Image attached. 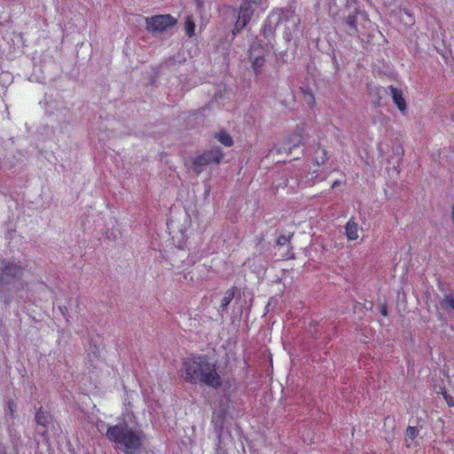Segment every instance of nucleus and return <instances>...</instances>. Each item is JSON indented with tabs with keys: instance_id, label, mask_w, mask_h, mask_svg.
Here are the masks:
<instances>
[{
	"instance_id": "bb28decb",
	"label": "nucleus",
	"mask_w": 454,
	"mask_h": 454,
	"mask_svg": "<svg viewBox=\"0 0 454 454\" xmlns=\"http://www.w3.org/2000/svg\"><path fill=\"white\" fill-rule=\"evenodd\" d=\"M291 36H292V32H291V30H289V31H285V37L289 38V37H291Z\"/></svg>"
},
{
	"instance_id": "5701e85b",
	"label": "nucleus",
	"mask_w": 454,
	"mask_h": 454,
	"mask_svg": "<svg viewBox=\"0 0 454 454\" xmlns=\"http://www.w3.org/2000/svg\"><path fill=\"white\" fill-rule=\"evenodd\" d=\"M7 407H8L11 418L14 419L15 413H16V408H17L14 400H12V399L9 400L7 403Z\"/></svg>"
},
{
	"instance_id": "412c9836",
	"label": "nucleus",
	"mask_w": 454,
	"mask_h": 454,
	"mask_svg": "<svg viewBox=\"0 0 454 454\" xmlns=\"http://www.w3.org/2000/svg\"><path fill=\"white\" fill-rule=\"evenodd\" d=\"M373 308V303L372 301H365L364 303L357 302L355 305V312L357 310H363L364 309L366 310H371Z\"/></svg>"
},
{
	"instance_id": "dca6fc26",
	"label": "nucleus",
	"mask_w": 454,
	"mask_h": 454,
	"mask_svg": "<svg viewBox=\"0 0 454 454\" xmlns=\"http://www.w3.org/2000/svg\"><path fill=\"white\" fill-rule=\"evenodd\" d=\"M215 137L224 146H231L233 145V139L226 130H220L215 133Z\"/></svg>"
},
{
	"instance_id": "9b49d317",
	"label": "nucleus",
	"mask_w": 454,
	"mask_h": 454,
	"mask_svg": "<svg viewBox=\"0 0 454 454\" xmlns=\"http://www.w3.org/2000/svg\"><path fill=\"white\" fill-rule=\"evenodd\" d=\"M419 430L417 427L408 426L404 433V442L407 448L417 446L418 442L413 444V442L418 437Z\"/></svg>"
},
{
	"instance_id": "39448f33",
	"label": "nucleus",
	"mask_w": 454,
	"mask_h": 454,
	"mask_svg": "<svg viewBox=\"0 0 454 454\" xmlns=\"http://www.w3.org/2000/svg\"><path fill=\"white\" fill-rule=\"evenodd\" d=\"M25 268L20 261L0 259V284L10 285L22 278Z\"/></svg>"
},
{
	"instance_id": "7c9ffc66",
	"label": "nucleus",
	"mask_w": 454,
	"mask_h": 454,
	"mask_svg": "<svg viewBox=\"0 0 454 454\" xmlns=\"http://www.w3.org/2000/svg\"><path fill=\"white\" fill-rule=\"evenodd\" d=\"M197 2L199 3V4H203L204 0H197Z\"/></svg>"
},
{
	"instance_id": "423d86ee",
	"label": "nucleus",
	"mask_w": 454,
	"mask_h": 454,
	"mask_svg": "<svg viewBox=\"0 0 454 454\" xmlns=\"http://www.w3.org/2000/svg\"><path fill=\"white\" fill-rule=\"evenodd\" d=\"M145 20L146 30L153 35L160 34L176 23V20L170 14L154 15Z\"/></svg>"
},
{
	"instance_id": "0eeeda50",
	"label": "nucleus",
	"mask_w": 454,
	"mask_h": 454,
	"mask_svg": "<svg viewBox=\"0 0 454 454\" xmlns=\"http://www.w3.org/2000/svg\"><path fill=\"white\" fill-rule=\"evenodd\" d=\"M254 6L251 5L248 1L242 0L239 8L237 20L232 29L233 35L240 33L241 30L247 26L254 15Z\"/></svg>"
},
{
	"instance_id": "20e7f679",
	"label": "nucleus",
	"mask_w": 454,
	"mask_h": 454,
	"mask_svg": "<svg viewBox=\"0 0 454 454\" xmlns=\"http://www.w3.org/2000/svg\"><path fill=\"white\" fill-rule=\"evenodd\" d=\"M225 154L220 146H215L208 150H205L200 154L194 156L192 159L190 168L196 175H200L206 167L209 165L220 164Z\"/></svg>"
},
{
	"instance_id": "4be33fe9",
	"label": "nucleus",
	"mask_w": 454,
	"mask_h": 454,
	"mask_svg": "<svg viewBox=\"0 0 454 454\" xmlns=\"http://www.w3.org/2000/svg\"><path fill=\"white\" fill-rule=\"evenodd\" d=\"M292 237H293V234H291L289 236H286L284 234L279 235L277 239V245L280 246V247L285 246L286 244L290 242V239Z\"/></svg>"
},
{
	"instance_id": "2eb2a0df",
	"label": "nucleus",
	"mask_w": 454,
	"mask_h": 454,
	"mask_svg": "<svg viewBox=\"0 0 454 454\" xmlns=\"http://www.w3.org/2000/svg\"><path fill=\"white\" fill-rule=\"evenodd\" d=\"M236 286L228 289L221 301L220 310L225 311L235 296Z\"/></svg>"
},
{
	"instance_id": "7ed1b4c3",
	"label": "nucleus",
	"mask_w": 454,
	"mask_h": 454,
	"mask_svg": "<svg viewBox=\"0 0 454 454\" xmlns=\"http://www.w3.org/2000/svg\"><path fill=\"white\" fill-rule=\"evenodd\" d=\"M286 22H292L294 28L300 24V19L295 14V10L289 8H274L267 16L262 27V35L269 39L274 36L277 27Z\"/></svg>"
},
{
	"instance_id": "f257e3e1",
	"label": "nucleus",
	"mask_w": 454,
	"mask_h": 454,
	"mask_svg": "<svg viewBox=\"0 0 454 454\" xmlns=\"http://www.w3.org/2000/svg\"><path fill=\"white\" fill-rule=\"evenodd\" d=\"M180 377L191 385L219 389L223 385L216 361L207 355L192 354L182 360Z\"/></svg>"
},
{
	"instance_id": "6ab92c4d",
	"label": "nucleus",
	"mask_w": 454,
	"mask_h": 454,
	"mask_svg": "<svg viewBox=\"0 0 454 454\" xmlns=\"http://www.w3.org/2000/svg\"><path fill=\"white\" fill-rule=\"evenodd\" d=\"M439 394H441L444 399V401L446 402L447 405L449 407H453L454 406V399L453 397L447 392L446 388L445 387H441L440 388V391L438 392Z\"/></svg>"
},
{
	"instance_id": "b1692460",
	"label": "nucleus",
	"mask_w": 454,
	"mask_h": 454,
	"mask_svg": "<svg viewBox=\"0 0 454 454\" xmlns=\"http://www.w3.org/2000/svg\"><path fill=\"white\" fill-rule=\"evenodd\" d=\"M305 100H306V103L309 105V106L310 108H313L316 105V99H315V97L312 93L310 92H306L305 93Z\"/></svg>"
},
{
	"instance_id": "9d476101",
	"label": "nucleus",
	"mask_w": 454,
	"mask_h": 454,
	"mask_svg": "<svg viewBox=\"0 0 454 454\" xmlns=\"http://www.w3.org/2000/svg\"><path fill=\"white\" fill-rule=\"evenodd\" d=\"M387 90L390 91L393 101H394L395 105L397 106V108L401 112H404L407 108V104H406L405 98H403V93L402 90H400L393 85H389L387 87Z\"/></svg>"
},
{
	"instance_id": "f03ea898",
	"label": "nucleus",
	"mask_w": 454,
	"mask_h": 454,
	"mask_svg": "<svg viewBox=\"0 0 454 454\" xmlns=\"http://www.w3.org/2000/svg\"><path fill=\"white\" fill-rule=\"evenodd\" d=\"M106 437L125 454H137L143 446L145 434L123 420L108 426Z\"/></svg>"
},
{
	"instance_id": "4468645a",
	"label": "nucleus",
	"mask_w": 454,
	"mask_h": 454,
	"mask_svg": "<svg viewBox=\"0 0 454 454\" xmlns=\"http://www.w3.org/2000/svg\"><path fill=\"white\" fill-rule=\"evenodd\" d=\"M346 235L348 240H356L358 239V224L350 218L345 226Z\"/></svg>"
},
{
	"instance_id": "c756f323",
	"label": "nucleus",
	"mask_w": 454,
	"mask_h": 454,
	"mask_svg": "<svg viewBox=\"0 0 454 454\" xmlns=\"http://www.w3.org/2000/svg\"><path fill=\"white\" fill-rule=\"evenodd\" d=\"M403 12H404L406 15H408V16H411V12H410V11H409V10L404 9V10H403Z\"/></svg>"
},
{
	"instance_id": "2f4dec72",
	"label": "nucleus",
	"mask_w": 454,
	"mask_h": 454,
	"mask_svg": "<svg viewBox=\"0 0 454 454\" xmlns=\"http://www.w3.org/2000/svg\"><path fill=\"white\" fill-rule=\"evenodd\" d=\"M60 309H61V313H64V312H65V309H67V307H64V309H62L60 308Z\"/></svg>"
},
{
	"instance_id": "a211bd4d",
	"label": "nucleus",
	"mask_w": 454,
	"mask_h": 454,
	"mask_svg": "<svg viewBox=\"0 0 454 454\" xmlns=\"http://www.w3.org/2000/svg\"><path fill=\"white\" fill-rule=\"evenodd\" d=\"M184 32L189 37H192L195 35V22L192 17H188L185 20Z\"/></svg>"
},
{
	"instance_id": "f8f14e48",
	"label": "nucleus",
	"mask_w": 454,
	"mask_h": 454,
	"mask_svg": "<svg viewBox=\"0 0 454 454\" xmlns=\"http://www.w3.org/2000/svg\"><path fill=\"white\" fill-rule=\"evenodd\" d=\"M328 159L327 151L323 146L318 145L314 153L313 164L317 167L323 166Z\"/></svg>"
},
{
	"instance_id": "1a4fd4ad",
	"label": "nucleus",
	"mask_w": 454,
	"mask_h": 454,
	"mask_svg": "<svg viewBox=\"0 0 454 454\" xmlns=\"http://www.w3.org/2000/svg\"><path fill=\"white\" fill-rule=\"evenodd\" d=\"M303 139L302 129L291 133L284 141L282 146L278 149V153L285 151L291 153V151L299 146Z\"/></svg>"
},
{
	"instance_id": "f3484780",
	"label": "nucleus",
	"mask_w": 454,
	"mask_h": 454,
	"mask_svg": "<svg viewBox=\"0 0 454 454\" xmlns=\"http://www.w3.org/2000/svg\"><path fill=\"white\" fill-rule=\"evenodd\" d=\"M440 305L442 309L454 312V294L444 295Z\"/></svg>"
},
{
	"instance_id": "c85d7f7f",
	"label": "nucleus",
	"mask_w": 454,
	"mask_h": 454,
	"mask_svg": "<svg viewBox=\"0 0 454 454\" xmlns=\"http://www.w3.org/2000/svg\"><path fill=\"white\" fill-rule=\"evenodd\" d=\"M294 254H289V255H286V260H288V259H294Z\"/></svg>"
},
{
	"instance_id": "473e14b6",
	"label": "nucleus",
	"mask_w": 454,
	"mask_h": 454,
	"mask_svg": "<svg viewBox=\"0 0 454 454\" xmlns=\"http://www.w3.org/2000/svg\"><path fill=\"white\" fill-rule=\"evenodd\" d=\"M60 309H61V313H64V312H65V309H67V307H64V309H62L60 308Z\"/></svg>"
},
{
	"instance_id": "393cba45",
	"label": "nucleus",
	"mask_w": 454,
	"mask_h": 454,
	"mask_svg": "<svg viewBox=\"0 0 454 454\" xmlns=\"http://www.w3.org/2000/svg\"><path fill=\"white\" fill-rule=\"evenodd\" d=\"M380 312L382 316L387 317L388 315L387 307L386 305H382L380 309Z\"/></svg>"
},
{
	"instance_id": "6e6552de",
	"label": "nucleus",
	"mask_w": 454,
	"mask_h": 454,
	"mask_svg": "<svg viewBox=\"0 0 454 454\" xmlns=\"http://www.w3.org/2000/svg\"><path fill=\"white\" fill-rule=\"evenodd\" d=\"M265 49L259 43H253L249 49V58L252 60V68L256 76L262 74L266 63Z\"/></svg>"
},
{
	"instance_id": "cd10ccee",
	"label": "nucleus",
	"mask_w": 454,
	"mask_h": 454,
	"mask_svg": "<svg viewBox=\"0 0 454 454\" xmlns=\"http://www.w3.org/2000/svg\"><path fill=\"white\" fill-rule=\"evenodd\" d=\"M316 176H317V170L313 171V173L311 175V178L316 177Z\"/></svg>"
},
{
	"instance_id": "a878e982",
	"label": "nucleus",
	"mask_w": 454,
	"mask_h": 454,
	"mask_svg": "<svg viewBox=\"0 0 454 454\" xmlns=\"http://www.w3.org/2000/svg\"><path fill=\"white\" fill-rule=\"evenodd\" d=\"M340 184V181H338V180H336V181H334V182L333 183V184H332V187H331V188H332V189H334V188L338 187Z\"/></svg>"
},
{
	"instance_id": "72a5a7b5",
	"label": "nucleus",
	"mask_w": 454,
	"mask_h": 454,
	"mask_svg": "<svg viewBox=\"0 0 454 454\" xmlns=\"http://www.w3.org/2000/svg\"><path fill=\"white\" fill-rule=\"evenodd\" d=\"M60 309H61V313H64V312H65V309H67V307H64V309H62L60 308Z\"/></svg>"
},
{
	"instance_id": "ddd939ff",
	"label": "nucleus",
	"mask_w": 454,
	"mask_h": 454,
	"mask_svg": "<svg viewBox=\"0 0 454 454\" xmlns=\"http://www.w3.org/2000/svg\"><path fill=\"white\" fill-rule=\"evenodd\" d=\"M35 421L38 425L43 426L47 430L48 425L51 421V416L48 411H44L40 407L35 416Z\"/></svg>"
},
{
	"instance_id": "aec40b11",
	"label": "nucleus",
	"mask_w": 454,
	"mask_h": 454,
	"mask_svg": "<svg viewBox=\"0 0 454 454\" xmlns=\"http://www.w3.org/2000/svg\"><path fill=\"white\" fill-rule=\"evenodd\" d=\"M346 23L350 29H352L355 33L357 32V26H356V15L349 14L346 19Z\"/></svg>"
}]
</instances>
